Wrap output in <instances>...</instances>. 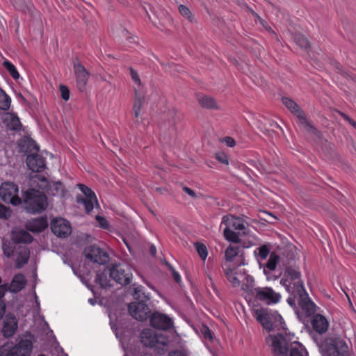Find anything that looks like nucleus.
I'll list each match as a JSON object with an SVG mask.
<instances>
[{
	"label": "nucleus",
	"instance_id": "7c9ffc66",
	"mask_svg": "<svg viewBox=\"0 0 356 356\" xmlns=\"http://www.w3.org/2000/svg\"><path fill=\"white\" fill-rule=\"evenodd\" d=\"M76 200L77 202L82 203L84 205L85 211L87 213H90L92 211L95 204L98 206L97 197H95V198H83L77 197Z\"/></svg>",
	"mask_w": 356,
	"mask_h": 356
},
{
	"label": "nucleus",
	"instance_id": "774afa93",
	"mask_svg": "<svg viewBox=\"0 0 356 356\" xmlns=\"http://www.w3.org/2000/svg\"><path fill=\"white\" fill-rule=\"evenodd\" d=\"M250 10L251 13H252L254 16H255L257 18H258V19H261L260 18V17H259V15H257V14L254 10H251V9H250Z\"/></svg>",
	"mask_w": 356,
	"mask_h": 356
},
{
	"label": "nucleus",
	"instance_id": "0e129e2a",
	"mask_svg": "<svg viewBox=\"0 0 356 356\" xmlns=\"http://www.w3.org/2000/svg\"><path fill=\"white\" fill-rule=\"evenodd\" d=\"M150 253L152 256H155L156 255V247L154 245H151L150 247Z\"/></svg>",
	"mask_w": 356,
	"mask_h": 356
},
{
	"label": "nucleus",
	"instance_id": "a211bd4d",
	"mask_svg": "<svg viewBox=\"0 0 356 356\" xmlns=\"http://www.w3.org/2000/svg\"><path fill=\"white\" fill-rule=\"evenodd\" d=\"M26 164L33 172H40L46 169L45 159L38 154H28Z\"/></svg>",
	"mask_w": 356,
	"mask_h": 356
},
{
	"label": "nucleus",
	"instance_id": "c9c22d12",
	"mask_svg": "<svg viewBox=\"0 0 356 356\" xmlns=\"http://www.w3.org/2000/svg\"><path fill=\"white\" fill-rule=\"evenodd\" d=\"M3 66L14 79H17L19 77V72H17L15 66L9 60H5L3 62Z\"/></svg>",
	"mask_w": 356,
	"mask_h": 356
},
{
	"label": "nucleus",
	"instance_id": "ea45409f",
	"mask_svg": "<svg viewBox=\"0 0 356 356\" xmlns=\"http://www.w3.org/2000/svg\"><path fill=\"white\" fill-rule=\"evenodd\" d=\"M79 188L84 194V198H90L96 197L95 193L88 186L84 184H79Z\"/></svg>",
	"mask_w": 356,
	"mask_h": 356
},
{
	"label": "nucleus",
	"instance_id": "4be33fe9",
	"mask_svg": "<svg viewBox=\"0 0 356 356\" xmlns=\"http://www.w3.org/2000/svg\"><path fill=\"white\" fill-rule=\"evenodd\" d=\"M48 226L47 218L40 217L29 220L26 224V229L32 232H41Z\"/></svg>",
	"mask_w": 356,
	"mask_h": 356
},
{
	"label": "nucleus",
	"instance_id": "6e6d98bb",
	"mask_svg": "<svg viewBox=\"0 0 356 356\" xmlns=\"http://www.w3.org/2000/svg\"><path fill=\"white\" fill-rule=\"evenodd\" d=\"M264 214L266 216L264 218L265 220L268 222L273 223V220L277 219L275 216H273L271 213L268 212H264Z\"/></svg>",
	"mask_w": 356,
	"mask_h": 356
},
{
	"label": "nucleus",
	"instance_id": "0eeeda50",
	"mask_svg": "<svg viewBox=\"0 0 356 356\" xmlns=\"http://www.w3.org/2000/svg\"><path fill=\"white\" fill-rule=\"evenodd\" d=\"M141 342L146 346L161 349L166 346L168 340L161 334L150 329L144 330L140 334Z\"/></svg>",
	"mask_w": 356,
	"mask_h": 356
},
{
	"label": "nucleus",
	"instance_id": "412c9836",
	"mask_svg": "<svg viewBox=\"0 0 356 356\" xmlns=\"http://www.w3.org/2000/svg\"><path fill=\"white\" fill-rule=\"evenodd\" d=\"M3 122L6 127L13 131H20L22 124L17 115L13 112L6 113L3 118Z\"/></svg>",
	"mask_w": 356,
	"mask_h": 356
},
{
	"label": "nucleus",
	"instance_id": "680f3d73",
	"mask_svg": "<svg viewBox=\"0 0 356 356\" xmlns=\"http://www.w3.org/2000/svg\"><path fill=\"white\" fill-rule=\"evenodd\" d=\"M168 356H186L185 353L182 351L175 350L170 352Z\"/></svg>",
	"mask_w": 356,
	"mask_h": 356
},
{
	"label": "nucleus",
	"instance_id": "09e8293b",
	"mask_svg": "<svg viewBox=\"0 0 356 356\" xmlns=\"http://www.w3.org/2000/svg\"><path fill=\"white\" fill-rule=\"evenodd\" d=\"M200 332H201V334L203 335V337L205 339H212L211 332L207 326L202 325L200 329Z\"/></svg>",
	"mask_w": 356,
	"mask_h": 356
},
{
	"label": "nucleus",
	"instance_id": "c85d7f7f",
	"mask_svg": "<svg viewBox=\"0 0 356 356\" xmlns=\"http://www.w3.org/2000/svg\"><path fill=\"white\" fill-rule=\"evenodd\" d=\"M29 251L26 248H24L17 252L15 264L17 268H22L29 261Z\"/></svg>",
	"mask_w": 356,
	"mask_h": 356
},
{
	"label": "nucleus",
	"instance_id": "cd10ccee",
	"mask_svg": "<svg viewBox=\"0 0 356 356\" xmlns=\"http://www.w3.org/2000/svg\"><path fill=\"white\" fill-rule=\"evenodd\" d=\"M19 145L23 151L27 154L29 153V154H32L33 153L37 154L39 151V147L32 139H24L21 142Z\"/></svg>",
	"mask_w": 356,
	"mask_h": 356
},
{
	"label": "nucleus",
	"instance_id": "2eb2a0df",
	"mask_svg": "<svg viewBox=\"0 0 356 356\" xmlns=\"http://www.w3.org/2000/svg\"><path fill=\"white\" fill-rule=\"evenodd\" d=\"M33 348V343L29 339H22L11 348L5 356H29Z\"/></svg>",
	"mask_w": 356,
	"mask_h": 356
},
{
	"label": "nucleus",
	"instance_id": "4d7b16f0",
	"mask_svg": "<svg viewBox=\"0 0 356 356\" xmlns=\"http://www.w3.org/2000/svg\"><path fill=\"white\" fill-rule=\"evenodd\" d=\"M183 191L184 192H186L187 194H188L191 197H193V198L197 197L196 193L190 188H188L187 186H184Z\"/></svg>",
	"mask_w": 356,
	"mask_h": 356
},
{
	"label": "nucleus",
	"instance_id": "bb28decb",
	"mask_svg": "<svg viewBox=\"0 0 356 356\" xmlns=\"http://www.w3.org/2000/svg\"><path fill=\"white\" fill-rule=\"evenodd\" d=\"M13 239L17 243H30L33 241V236L26 231L20 230L13 232Z\"/></svg>",
	"mask_w": 356,
	"mask_h": 356
},
{
	"label": "nucleus",
	"instance_id": "a19ab883",
	"mask_svg": "<svg viewBox=\"0 0 356 356\" xmlns=\"http://www.w3.org/2000/svg\"><path fill=\"white\" fill-rule=\"evenodd\" d=\"M100 304L104 305L105 307V313L107 314L109 318V325L111 326V307L110 303L108 302V300L104 298H102L100 300Z\"/></svg>",
	"mask_w": 356,
	"mask_h": 356
},
{
	"label": "nucleus",
	"instance_id": "bf43d9fd",
	"mask_svg": "<svg viewBox=\"0 0 356 356\" xmlns=\"http://www.w3.org/2000/svg\"><path fill=\"white\" fill-rule=\"evenodd\" d=\"M345 120H346L350 125L352 124V123L354 122V120L353 119H351L350 118H349L346 113L341 112V111H337Z\"/></svg>",
	"mask_w": 356,
	"mask_h": 356
},
{
	"label": "nucleus",
	"instance_id": "8fccbe9b",
	"mask_svg": "<svg viewBox=\"0 0 356 356\" xmlns=\"http://www.w3.org/2000/svg\"><path fill=\"white\" fill-rule=\"evenodd\" d=\"M216 159L222 163L227 165L229 163L228 156L222 153L219 152L216 154Z\"/></svg>",
	"mask_w": 356,
	"mask_h": 356
},
{
	"label": "nucleus",
	"instance_id": "72a5a7b5",
	"mask_svg": "<svg viewBox=\"0 0 356 356\" xmlns=\"http://www.w3.org/2000/svg\"><path fill=\"white\" fill-rule=\"evenodd\" d=\"M10 97L0 88V109L3 111H8L10 108Z\"/></svg>",
	"mask_w": 356,
	"mask_h": 356
},
{
	"label": "nucleus",
	"instance_id": "9b49d317",
	"mask_svg": "<svg viewBox=\"0 0 356 356\" xmlns=\"http://www.w3.org/2000/svg\"><path fill=\"white\" fill-rule=\"evenodd\" d=\"M282 102L290 112L298 118L300 123H302L307 130L316 131V129L307 122L303 111L293 99L288 97H282Z\"/></svg>",
	"mask_w": 356,
	"mask_h": 356
},
{
	"label": "nucleus",
	"instance_id": "864d4df0",
	"mask_svg": "<svg viewBox=\"0 0 356 356\" xmlns=\"http://www.w3.org/2000/svg\"><path fill=\"white\" fill-rule=\"evenodd\" d=\"M96 220L98 222V223L99 224V226L101 227L106 228L107 227L108 222H107V220H106L105 218L97 215L96 216Z\"/></svg>",
	"mask_w": 356,
	"mask_h": 356
},
{
	"label": "nucleus",
	"instance_id": "473e14b6",
	"mask_svg": "<svg viewBox=\"0 0 356 356\" xmlns=\"http://www.w3.org/2000/svg\"><path fill=\"white\" fill-rule=\"evenodd\" d=\"M49 191H51V194L54 196H63L65 193L64 186L60 181L54 182L52 186L49 184L45 193H49Z\"/></svg>",
	"mask_w": 356,
	"mask_h": 356
},
{
	"label": "nucleus",
	"instance_id": "dca6fc26",
	"mask_svg": "<svg viewBox=\"0 0 356 356\" xmlns=\"http://www.w3.org/2000/svg\"><path fill=\"white\" fill-rule=\"evenodd\" d=\"M74 71L77 88L80 91H83L89 78V73L79 60L74 62Z\"/></svg>",
	"mask_w": 356,
	"mask_h": 356
},
{
	"label": "nucleus",
	"instance_id": "7ed1b4c3",
	"mask_svg": "<svg viewBox=\"0 0 356 356\" xmlns=\"http://www.w3.org/2000/svg\"><path fill=\"white\" fill-rule=\"evenodd\" d=\"M267 341L271 346L273 356H307V351L299 342L289 346L286 339L282 334L269 335Z\"/></svg>",
	"mask_w": 356,
	"mask_h": 356
},
{
	"label": "nucleus",
	"instance_id": "39448f33",
	"mask_svg": "<svg viewBox=\"0 0 356 356\" xmlns=\"http://www.w3.org/2000/svg\"><path fill=\"white\" fill-rule=\"evenodd\" d=\"M323 356H348V346L340 338L326 339L322 345Z\"/></svg>",
	"mask_w": 356,
	"mask_h": 356
},
{
	"label": "nucleus",
	"instance_id": "13d9d810",
	"mask_svg": "<svg viewBox=\"0 0 356 356\" xmlns=\"http://www.w3.org/2000/svg\"><path fill=\"white\" fill-rule=\"evenodd\" d=\"M224 142L228 147H234L235 145V140L231 137H225Z\"/></svg>",
	"mask_w": 356,
	"mask_h": 356
},
{
	"label": "nucleus",
	"instance_id": "de8ad7c7",
	"mask_svg": "<svg viewBox=\"0 0 356 356\" xmlns=\"http://www.w3.org/2000/svg\"><path fill=\"white\" fill-rule=\"evenodd\" d=\"M259 256L261 259H265L269 254V250L266 245L261 246L259 249Z\"/></svg>",
	"mask_w": 356,
	"mask_h": 356
},
{
	"label": "nucleus",
	"instance_id": "c756f323",
	"mask_svg": "<svg viewBox=\"0 0 356 356\" xmlns=\"http://www.w3.org/2000/svg\"><path fill=\"white\" fill-rule=\"evenodd\" d=\"M200 105L207 109H219L216 100L209 96H203L198 98Z\"/></svg>",
	"mask_w": 356,
	"mask_h": 356
},
{
	"label": "nucleus",
	"instance_id": "4468645a",
	"mask_svg": "<svg viewBox=\"0 0 356 356\" xmlns=\"http://www.w3.org/2000/svg\"><path fill=\"white\" fill-rule=\"evenodd\" d=\"M131 274L126 264L114 265L113 264V280L116 282L127 285L129 284Z\"/></svg>",
	"mask_w": 356,
	"mask_h": 356
},
{
	"label": "nucleus",
	"instance_id": "f704fd0d",
	"mask_svg": "<svg viewBox=\"0 0 356 356\" xmlns=\"http://www.w3.org/2000/svg\"><path fill=\"white\" fill-rule=\"evenodd\" d=\"M295 42L302 49H308L310 47L308 40L301 33H296L293 35Z\"/></svg>",
	"mask_w": 356,
	"mask_h": 356
},
{
	"label": "nucleus",
	"instance_id": "338daca9",
	"mask_svg": "<svg viewBox=\"0 0 356 356\" xmlns=\"http://www.w3.org/2000/svg\"><path fill=\"white\" fill-rule=\"evenodd\" d=\"M121 238L123 241V242L125 243V245H127L128 249L130 250V246H129V245L128 243V241H127V238L124 236H121Z\"/></svg>",
	"mask_w": 356,
	"mask_h": 356
},
{
	"label": "nucleus",
	"instance_id": "052dcab7",
	"mask_svg": "<svg viewBox=\"0 0 356 356\" xmlns=\"http://www.w3.org/2000/svg\"><path fill=\"white\" fill-rule=\"evenodd\" d=\"M6 311V303L4 301H0V319L3 317Z\"/></svg>",
	"mask_w": 356,
	"mask_h": 356
},
{
	"label": "nucleus",
	"instance_id": "f257e3e1",
	"mask_svg": "<svg viewBox=\"0 0 356 356\" xmlns=\"http://www.w3.org/2000/svg\"><path fill=\"white\" fill-rule=\"evenodd\" d=\"M49 186V181L43 175H35L30 179V188L25 191L22 197V203L30 213H40L47 206L45 191Z\"/></svg>",
	"mask_w": 356,
	"mask_h": 356
},
{
	"label": "nucleus",
	"instance_id": "f8f14e48",
	"mask_svg": "<svg viewBox=\"0 0 356 356\" xmlns=\"http://www.w3.org/2000/svg\"><path fill=\"white\" fill-rule=\"evenodd\" d=\"M128 311L133 318L140 321L147 319L150 313L147 304L137 302L129 304Z\"/></svg>",
	"mask_w": 356,
	"mask_h": 356
},
{
	"label": "nucleus",
	"instance_id": "4c0bfd02",
	"mask_svg": "<svg viewBox=\"0 0 356 356\" xmlns=\"http://www.w3.org/2000/svg\"><path fill=\"white\" fill-rule=\"evenodd\" d=\"M279 256L273 252L270 254L268 261L266 264V267L270 270H273L276 268V265L279 261Z\"/></svg>",
	"mask_w": 356,
	"mask_h": 356
},
{
	"label": "nucleus",
	"instance_id": "58836bf2",
	"mask_svg": "<svg viewBox=\"0 0 356 356\" xmlns=\"http://www.w3.org/2000/svg\"><path fill=\"white\" fill-rule=\"evenodd\" d=\"M226 275L228 280L231 282L234 287H237L240 285V280L236 276L232 270H227Z\"/></svg>",
	"mask_w": 356,
	"mask_h": 356
},
{
	"label": "nucleus",
	"instance_id": "2f4dec72",
	"mask_svg": "<svg viewBox=\"0 0 356 356\" xmlns=\"http://www.w3.org/2000/svg\"><path fill=\"white\" fill-rule=\"evenodd\" d=\"M14 6L17 9L24 13H32L34 8L32 2L30 0H20L19 2L15 1L14 3Z\"/></svg>",
	"mask_w": 356,
	"mask_h": 356
},
{
	"label": "nucleus",
	"instance_id": "6ab92c4d",
	"mask_svg": "<svg viewBox=\"0 0 356 356\" xmlns=\"http://www.w3.org/2000/svg\"><path fill=\"white\" fill-rule=\"evenodd\" d=\"M300 289L302 291L294 294V296H298L299 297V305L305 312V314L308 316H311L315 312V305L309 298L305 289L301 288Z\"/></svg>",
	"mask_w": 356,
	"mask_h": 356
},
{
	"label": "nucleus",
	"instance_id": "79ce46f5",
	"mask_svg": "<svg viewBox=\"0 0 356 356\" xmlns=\"http://www.w3.org/2000/svg\"><path fill=\"white\" fill-rule=\"evenodd\" d=\"M195 247H196L197 252H198L201 259L204 260L207 256V250L206 246L202 243H196Z\"/></svg>",
	"mask_w": 356,
	"mask_h": 356
},
{
	"label": "nucleus",
	"instance_id": "603ef678",
	"mask_svg": "<svg viewBox=\"0 0 356 356\" xmlns=\"http://www.w3.org/2000/svg\"><path fill=\"white\" fill-rule=\"evenodd\" d=\"M8 291H10V289L7 284H0V301H4L3 298Z\"/></svg>",
	"mask_w": 356,
	"mask_h": 356
},
{
	"label": "nucleus",
	"instance_id": "69168bd1",
	"mask_svg": "<svg viewBox=\"0 0 356 356\" xmlns=\"http://www.w3.org/2000/svg\"><path fill=\"white\" fill-rule=\"evenodd\" d=\"M168 67L169 68H173V69H172L173 70H176V71H177V72H179V70L178 69V66H177V65H174V64H168Z\"/></svg>",
	"mask_w": 356,
	"mask_h": 356
},
{
	"label": "nucleus",
	"instance_id": "aec40b11",
	"mask_svg": "<svg viewBox=\"0 0 356 356\" xmlns=\"http://www.w3.org/2000/svg\"><path fill=\"white\" fill-rule=\"evenodd\" d=\"M17 329V321L13 314L6 315L3 321L2 333L5 337H13Z\"/></svg>",
	"mask_w": 356,
	"mask_h": 356
},
{
	"label": "nucleus",
	"instance_id": "9d476101",
	"mask_svg": "<svg viewBox=\"0 0 356 356\" xmlns=\"http://www.w3.org/2000/svg\"><path fill=\"white\" fill-rule=\"evenodd\" d=\"M254 316L268 331L273 330L274 327L279 325L278 321L282 320L280 315L268 313L264 309H256Z\"/></svg>",
	"mask_w": 356,
	"mask_h": 356
},
{
	"label": "nucleus",
	"instance_id": "49530a36",
	"mask_svg": "<svg viewBox=\"0 0 356 356\" xmlns=\"http://www.w3.org/2000/svg\"><path fill=\"white\" fill-rule=\"evenodd\" d=\"M176 115H177V112L175 109H172V110H170L168 111V122H169V126H171L172 127H175V123H176V121H175V118H176Z\"/></svg>",
	"mask_w": 356,
	"mask_h": 356
},
{
	"label": "nucleus",
	"instance_id": "f3484780",
	"mask_svg": "<svg viewBox=\"0 0 356 356\" xmlns=\"http://www.w3.org/2000/svg\"><path fill=\"white\" fill-rule=\"evenodd\" d=\"M151 325L159 330H169L172 327V320L165 314L155 312L150 316Z\"/></svg>",
	"mask_w": 356,
	"mask_h": 356
},
{
	"label": "nucleus",
	"instance_id": "e2e57ef3",
	"mask_svg": "<svg viewBox=\"0 0 356 356\" xmlns=\"http://www.w3.org/2000/svg\"><path fill=\"white\" fill-rule=\"evenodd\" d=\"M172 277L176 282L179 283L181 281V277L179 275L177 272L175 271V270H173L172 272Z\"/></svg>",
	"mask_w": 356,
	"mask_h": 356
},
{
	"label": "nucleus",
	"instance_id": "5701e85b",
	"mask_svg": "<svg viewBox=\"0 0 356 356\" xmlns=\"http://www.w3.org/2000/svg\"><path fill=\"white\" fill-rule=\"evenodd\" d=\"M312 325L317 332L322 334L327 330L329 323L321 314H316L313 317Z\"/></svg>",
	"mask_w": 356,
	"mask_h": 356
},
{
	"label": "nucleus",
	"instance_id": "6e6552de",
	"mask_svg": "<svg viewBox=\"0 0 356 356\" xmlns=\"http://www.w3.org/2000/svg\"><path fill=\"white\" fill-rule=\"evenodd\" d=\"M18 186L13 182H4L0 186V197L6 203L14 206L22 204V199L18 196Z\"/></svg>",
	"mask_w": 356,
	"mask_h": 356
},
{
	"label": "nucleus",
	"instance_id": "ddd939ff",
	"mask_svg": "<svg viewBox=\"0 0 356 356\" xmlns=\"http://www.w3.org/2000/svg\"><path fill=\"white\" fill-rule=\"evenodd\" d=\"M51 229L52 232L60 238H66L71 234L70 223L64 218H55L51 220Z\"/></svg>",
	"mask_w": 356,
	"mask_h": 356
},
{
	"label": "nucleus",
	"instance_id": "37998d69",
	"mask_svg": "<svg viewBox=\"0 0 356 356\" xmlns=\"http://www.w3.org/2000/svg\"><path fill=\"white\" fill-rule=\"evenodd\" d=\"M179 11L181 15L186 17L190 21H192V15L190 10L184 5H180L179 6Z\"/></svg>",
	"mask_w": 356,
	"mask_h": 356
},
{
	"label": "nucleus",
	"instance_id": "393cba45",
	"mask_svg": "<svg viewBox=\"0 0 356 356\" xmlns=\"http://www.w3.org/2000/svg\"><path fill=\"white\" fill-rule=\"evenodd\" d=\"M26 284V280L24 275L22 273L15 275L9 286L10 291L14 293H17L24 288Z\"/></svg>",
	"mask_w": 356,
	"mask_h": 356
},
{
	"label": "nucleus",
	"instance_id": "5fc2aeb1",
	"mask_svg": "<svg viewBox=\"0 0 356 356\" xmlns=\"http://www.w3.org/2000/svg\"><path fill=\"white\" fill-rule=\"evenodd\" d=\"M335 67H336V69L337 70V71L339 72H342L341 71V69L340 67V65L339 63L335 62ZM343 75L347 77V78H350L351 79H353L354 81L356 82V76H352L351 74H350L349 73L346 72H343Z\"/></svg>",
	"mask_w": 356,
	"mask_h": 356
},
{
	"label": "nucleus",
	"instance_id": "a878e982",
	"mask_svg": "<svg viewBox=\"0 0 356 356\" xmlns=\"http://www.w3.org/2000/svg\"><path fill=\"white\" fill-rule=\"evenodd\" d=\"M135 99L134 103V113L136 118H138L140 115V111L145 102L144 95L139 91L138 89L135 88Z\"/></svg>",
	"mask_w": 356,
	"mask_h": 356
},
{
	"label": "nucleus",
	"instance_id": "f03ea898",
	"mask_svg": "<svg viewBox=\"0 0 356 356\" xmlns=\"http://www.w3.org/2000/svg\"><path fill=\"white\" fill-rule=\"evenodd\" d=\"M85 256L94 263L102 265L97 272L95 278L96 282L104 289L111 286V266L105 265L108 261L109 257L106 252L103 249L96 246L91 245L85 249Z\"/></svg>",
	"mask_w": 356,
	"mask_h": 356
},
{
	"label": "nucleus",
	"instance_id": "a18cd8bd",
	"mask_svg": "<svg viewBox=\"0 0 356 356\" xmlns=\"http://www.w3.org/2000/svg\"><path fill=\"white\" fill-rule=\"evenodd\" d=\"M60 91L62 99L65 101H67L70 99V90L68 88L64 85H60Z\"/></svg>",
	"mask_w": 356,
	"mask_h": 356
},
{
	"label": "nucleus",
	"instance_id": "e433bc0d",
	"mask_svg": "<svg viewBox=\"0 0 356 356\" xmlns=\"http://www.w3.org/2000/svg\"><path fill=\"white\" fill-rule=\"evenodd\" d=\"M239 247L229 245L225 250V259L231 261L234 257L238 254Z\"/></svg>",
	"mask_w": 356,
	"mask_h": 356
},
{
	"label": "nucleus",
	"instance_id": "423d86ee",
	"mask_svg": "<svg viewBox=\"0 0 356 356\" xmlns=\"http://www.w3.org/2000/svg\"><path fill=\"white\" fill-rule=\"evenodd\" d=\"M286 275L287 278L282 279L280 283L286 287L288 292L296 294L305 289L303 282L300 279V272L293 267H288L286 269Z\"/></svg>",
	"mask_w": 356,
	"mask_h": 356
},
{
	"label": "nucleus",
	"instance_id": "20e7f679",
	"mask_svg": "<svg viewBox=\"0 0 356 356\" xmlns=\"http://www.w3.org/2000/svg\"><path fill=\"white\" fill-rule=\"evenodd\" d=\"M222 223L225 225L223 231L224 236L229 241L238 243L240 241L238 234L247 233L245 222L240 218L234 216H224Z\"/></svg>",
	"mask_w": 356,
	"mask_h": 356
},
{
	"label": "nucleus",
	"instance_id": "1a4fd4ad",
	"mask_svg": "<svg viewBox=\"0 0 356 356\" xmlns=\"http://www.w3.org/2000/svg\"><path fill=\"white\" fill-rule=\"evenodd\" d=\"M251 294L256 300L267 305L276 304L280 302L281 295L270 287H256L251 290Z\"/></svg>",
	"mask_w": 356,
	"mask_h": 356
},
{
	"label": "nucleus",
	"instance_id": "b1692460",
	"mask_svg": "<svg viewBox=\"0 0 356 356\" xmlns=\"http://www.w3.org/2000/svg\"><path fill=\"white\" fill-rule=\"evenodd\" d=\"M132 296L134 298L138 300L137 302L146 303L150 300L149 293L145 291V288L140 285L133 284Z\"/></svg>",
	"mask_w": 356,
	"mask_h": 356
},
{
	"label": "nucleus",
	"instance_id": "c03bdc74",
	"mask_svg": "<svg viewBox=\"0 0 356 356\" xmlns=\"http://www.w3.org/2000/svg\"><path fill=\"white\" fill-rule=\"evenodd\" d=\"M10 216V211L6 206L0 203V218L8 219Z\"/></svg>",
	"mask_w": 356,
	"mask_h": 356
},
{
	"label": "nucleus",
	"instance_id": "3c124183",
	"mask_svg": "<svg viewBox=\"0 0 356 356\" xmlns=\"http://www.w3.org/2000/svg\"><path fill=\"white\" fill-rule=\"evenodd\" d=\"M130 74L132 80L134 81L135 83H136L138 86H141V81L139 77V75L136 71L133 70L132 68H130Z\"/></svg>",
	"mask_w": 356,
	"mask_h": 356
}]
</instances>
